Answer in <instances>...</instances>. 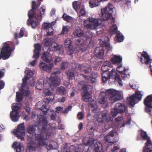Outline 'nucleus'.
I'll use <instances>...</instances> for the list:
<instances>
[{"label":"nucleus","mask_w":152,"mask_h":152,"mask_svg":"<svg viewBox=\"0 0 152 152\" xmlns=\"http://www.w3.org/2000/svg\"><path fill=\"white\" fill-rule=\"evenodd\" d=\"M102 80L103 83H105L109 78V72H103L102 74Z\"/></svg>","instance_id":"obj_38"},{"label":"nucleus","mask_w":152,"mask_h":152,"mask_svg":"<svg viewBox=\"0 0 152 152\" xmlns=\"http://www.w3.org/2000/svg\"><path fill=\"white\" fill-rule=\"evenodd\" d=\"M110 30L111 32L113 33H116L117 32V27L115 24H114L110 28Z\"/></svg>","instance_id":"obj_59"},{"label":"nucleus","mask_w":152,"mask_h":152,"mask_svg":"<svg viewBox=\"0 0 152 152\" xmlns=\"http://www.w3.org/2000/svg\"><path fill=\"white\" fill-rule=\"evenodd\" d=\"M85 80H90L92 83H94L97 81L96 78L97 76V74L94 72H92L90 76L82 74Z\"/></svg>","instance_id":"obj_19"},{"label":"nucleus","mask_w":152,"mask_h":152,"mask_svg":"<svg viewBox=\"0 0 152 152\" xmlns=\"http://www.w3.org/2000/svg\"><path fill=\"white\" fill-rule=\"evenodd\" d=\"M10 117L12 121L16 122L19 119L18 113V112L15 113L11 112L10 113Z\"/></svg>","instance_id":"obj_34"},{"label":"nucleus","mask_w":152,"mask_h":152,"mask_svg":"<svg viewBox=\"0 0 152 152\" xmlns=\"http://www.w3.org/2000/svg\"><path fill=\"white\" fill-rule=\"evenodd\" d=\"M29 78L27 77V76H26L25 75L24 78L23 79V83L21 86L22 88H24L26 86L27 82V80Z\"/></svg>","instance_id":"obj_56"},{"label":"nucleus","mask_w":152,"mask_h":152,"mask_svg":"<svg viewBox=\"0 0 152 152\" xmlns=\"http://www.w3.org/2000/svg\"><path fill=\"white\" fill-rule=\"evenodd\" d=\"M83 32L80 29L75 30L73 32V34L75 36L80 37L83 35Z\"/></svg>","instance_id":"obj_44"},{"label":"nucleus","mask_w":152,"mask_h":152,"mask_svg":"<svg viewBox=\"0 0 152 152\" xmlns=\"http://www.w3.org/2000/svg\"><path fill=\"white\" fill-rule=\"evenodd\" d=\"M111 61L113 64L118 65L122 64V58L120 56L115 55L111 58Z\"/></svg>","instance_id":"obj_23"},{"label":"nucleus","mask_w":152,"mask_h":152,"mask_svg":"<svg viewBox=\"0 0 152 152\" xmlns=\"http://www.w3.org/2000/svg\"><path fill=\"white\" fill-rule=\"evenodd\" d=\"M141 56L143 57L145 61H144L142 58H140V61L142 63H144L146 64H149L151 63L152 59L150 58V56L146 52L143 51L141 53Z\"/></svg>","instance_id":"obj_18"},{"label":"nucleus","mask_w":152,"mask_h":152,"mask_svg":"<svg viewBox=\"0 0 152 152\" xmlns=\"http://www.w3.org/2000/svg\"><path fill=\"white\" fill-rule=\"evenodd\" d=\"M62 46L61 45H58L55 42L52 43L50 48L53 51H59L61 48Z\"/></svg>","instance_id":"obj_36"},{"label":"nucleus","mask_w":152,"mask_h":152,"mask_svg":"<svg viewBox=\"0 0 152 152\" xmlns=\"http://www.w3.org/2000/svg\"><path fill=\"white\" fill-rule=\"evenodd\" d=\"M116 37L118 41L119 42H122L124 39V37L119 33V32H118L116 34Z\"/></svg>","instance_id":"obj_49"},{"label":"nucleus","mask_w":152,"mask_h":152,"mask_svg":"<svg viewBox=\"0 0 152 152\" xmlns=\"http://www.w3.org/2000/svg\"><path fill=\"white\" fill-rule=\"evenodd\" d=\"M53 91H50L47 88L44 90L43 91V93L46 96H49L51 95L53 93Z\"/></svg>","instance_id":"obj_55"},{"label":"nucleus","mask_w":152,"mask_h":152,"mask_svg":"<svg viewBox=\"0 0 152 152\" xmlns=\"http://www.w3.org/2000/svg\"><path fill=\"white\" fill-rule=\"evenodd\" d=\"M43 43L46 47H49L50 46L51 43V39L47 38L43 40Z\"/></svg>","instance_id":"obj_45"},{"label":"nucleus","mask_w":152,"mask_h":152,"mask_svg":"<svg viewBox=\"0 0 152 152\" xmlns=\"http://www.w3.org/2000/svg\"><path fill=\"white\" fill-rule=\"evenodd\" d=\"M113 131L109 132L107 135L104 137V139L106 142L110 143L111 145L117 142V140L115 139V137Z\"/></svg>","instance_id":"obj_14"},{"label":"nucleus","mask_w":152,"mask_h":152,"mask_svg":"<svg viewBox=\"0 0 152 152\" xmlns=\"http://www.w3.org/2000/svg\"><path fill=\"white\" fill-rule=\"evenodd\" d=\"M44 80L43 79H40L37 83L36 88L38 90H42L44 86Z\"/></svg>","instance_id":"obj_33"},{"label":"nucleus","mask_w":152,"mask_h":152,"mask_svg":"<svg viewBox=\"0 0 152 152\" xmlns=\"http://www.w3.org/2000/svg\"><path fill=\"white\" fill-rule=\"evenodd\" d=\"M20 105L19 104H16L15 106H13L12 107V112L14 113L18 112V111L20 109Z\"/></svg>","instance_id":"obj_54"},{"label":"nucleus","mask_w":152,"mask_h":152,"mask_svg":"<svg viewBox=\"0 0 152 152\" xmlns=\"http://www.w3.org/2000/svg\"><path fill=\"white\" fill-rule=\"evenodd\" d=\"M101 40L103 44L99 47H96L95 50V54L96 56L101 58L104 55L103 47H105L108 50L111 49L109 44L110 40L108 37L107 36H103L101 37Z\"/></svg>","instance_id":"obj_2"},{"label":"nucleus","mask_w":152,"mask_h":152,"mask_svg":"<svg viewBox=\"0 0 152 152\" xmlns=\"http://www.w3.org/2000/svg\"><path fill=\"white\" fill-rule=\"evenodd\" d=\"M48 122L45 117H43L39 119V124L37 128L38 132L35 134V138L38 142L39 147L47 145L45 141L49 137L48 131L47 129Z\"/></svg>","instance_id":"obj_1"},{"label":"nucleus","mask_w":152,"mask_h":152,"mask_svg":"<svg viewBox=\"0 0 152 152\" xmlns=\"http://www.w3.org/2000/svg\"><path fill=\"white\" fill-rule=\"evenodd\" d=\"M79 87H80L84 92L82 95L83 99L85 102H88L91 100L92 98L91 95L88 91V86L86 82L84 81H80L78 85Z\"/></svg>","instance_id":"obj_5"},{"label":"nucleus","mask_w":152,"mask_h":152,"mask_svg":"<svg viewBox=\"0 0 152 152\" xmlns=\"http://www.w3.org/2000/svg\"><path fill=\"white\" fill-rule=\"evenodd\" d=\"M64 45L68 54L69 55L72 54L74 52V50L72 45L71 40L69 38L66 39L65 41Z\"/></svg>","instance_id":"obj_15"},{"label":"nucleus","mask_w":152,"mask_h":152,"mask_svg":"<svg viewBox=\"0 0 152 152\" xmlns=\"http://www.w3.org/2000/svg\"><path fill=\"white\" fill-rule=\"evenodd\" d=\"M42 58L43 60L47 63H50L52 60V57L49 52H45L42 54Z\"/></svg>","instance_id":"obj_21"},{"label":"nucleus","mask_w":152,"mask_h":152,"mask_svg":"<svg viewBox=\"0 0 152 152\" xmlns=\"http://www.w3.org/2000/svg\"><path fill=\"white\" fill-rule=\"evenodd\" d=\"M12 147L16 151V152H20L22 151V148L23 147V145L21 143H20L17 145V142H15L12 145Z\"/></svg>","instance_id":"obj_29"},{"label":"nucleus","mask_w":152,"mask_h":152,"mask_svg":"<svg viewBox=\"0 0 152 152\" xmlns=\"http://www.w3.org/2000/svg\"><path fill=\"white\" fill-rule=\"evenodd\" d=\"M119 112L115 106L114 108L111 110V115L113 117H115Z\"/></svg>","instance_id":"obj_50"},{"label":"nucleus","mask_w":152,"mask_h":152,"mask_svg":"<svg viewBox=\"0 0 152 152\" xmlns=\"http://www.w3.org/2000/svg\"><path fill=\"white\" fill-rule=\"evenodd\" d=\"M87 130L89 133H92L94 131V127L88 124L87 126Z\"/></svg>","instance_id":"obj_60"},{"label":"nucleus","mask_w":152,"mask_h":152,"mask_svg":"<svg viewBox=\"0 0 152 152\" xmlns=\"http://www.w3.org/2000/svg\"><path fill=\"white\" fill-rule=\"evenodd\" d=\"M68 66V63L67 62H63L61 65V69L64 70Z\"/></svg>","instance_id":"obj_57"},{"label":"nucleus","mask_w":152,"mask_h":152,"mask_svg":"<svg viewBox=\"0 0 152 152\" xmlns=\"http://www.w3.org/2000/svg\"><path fill=\"white\" fill-rule=\"evenodd\" d=\"M105 94H106V95L109 96L118 94L117 91L113 89H109L106 90Z\"/></svg>","instance_id":"obj_41"},{"label":"nucleus","mask_w":152,"mask_h":152,"mask_svg":"<svg viewBox=\"0 0 152 152\" xmlns=\"http://www.w3.org/2000/svg\"><path fill=\"white\" fill-rule=\"evenodd\" d=\"M144 104L146 106L145 111L151 116L152 115L151 110L152 108V95L148 96L144 100Z\"/></svg>","instance_id":"obj_10"},{"label":"nucleus","mask_w":152,"mask_h":152,"mask_svg":"<svg viewBox=\"0 0 152 152\" xmlns=\"http://www.w3.org/2000/svg\"><path fill=\"white\" fill-rule=\"evenodd\" d=\"M36 2L34 1H32V2L31 8L28 12V16L29 18H33L34 14V11L37 8Z\"/></svg>","instance_id":"obj_22"},{"label":"nucleus","mask_w":152,"mask_h":152,"mask_svg":"<svg viewBox=\"0 0 152 152\" xmlns=\"http://www.w3.org/2000/svg\"><path fill=\"white\" fill-rule=\"evenodd\" d=\"M124 71L121 74V77L123 80H125L128 77V76H129V74H126V71H128V69H126L125 67L124 68Z\"/></svg>","instance_id":"obj_51"},{"label":"nucleus","mask_w":152,"mask_h":152,"mask_svg":"<svg viewBox=\"0 0 152 152\" xmlns=\"http://www.w3.org/2000/svg\"><path fill=\"white\" fill-rule=\"evenodd\" d=\"M92 69L90 67H84L83 69L81 70V71L83 72L85 74H88L91 72Z\"/></svg>","instance_id":"obj_47"},{"label":"nucleus","mask_w":152,"mask_h":152,"mask_svg":"<svg viewBox=\"0 0 152 152\" xmlns=\"http://www.w3.org/2000/svg\"><path fill=\"white\" fill-rule=\"evenodd\" d=\"M102 20L99 18L89 17L84 20L83 25L88 30H94L101 24Z\"/></svg>","instance_id":"obj_4"},{"label":"nucleus","mask_w":152,"mask_h":152,"mask_svg":"<svg viewBox=\"0 0 152 152\" xmlns=\"http://www.w3.org/2000/svg\"><path fill=\"white\" fill-rule=\"evenodd\" d=\"M56 92L58 94L64 95L66 94V90L64 87L61 86L57 88Z\"/></svg>","instance_id":"obj_39"},{"label":"nucleus","mask_w":152,"mask_h":152,"mask_svg":"<svg viewBox=\"0 0 152 152\" xmlns=\"http://www.w3.org/2000/svg\"><path fill=\"white\" fill-rule=\"evenodd\" d=\"M86 14V12L84 9H82L80 11L79 14L78 15V16L77 18V20L79 22H82L83 20L82 16H85Z\"/></svg>","instance_id":"obj_32"},{"label":"nucleus","mask_w":152,"mask_h":152,"mask_svg":"<svg viewBox=\"0 0 152 152\" xmlns=\"http://www.w3.org/2000/svg\"><path fill=\"white\" fill-rule=\"evenodd\" d=\"M16 100L18 102H20L23 100L22 94L21 93L16 92Z\"/></svg>","instance_id":"obj_53"},{"label":"nucleus","mask_w":152,"mask_h":152,"mask_svg":"<svg viewBox=\"0 0 152 152\" xmlns=\"http://www.w3.org/2000/svg\"><path fill=\"white\" fill-rule=\"evenodd\" d=\"M127 100L128 104L132 107H134L135 104V101L136 100L134 96L132 95L130 97L128 98Z\"/></svg>","instance_id":"obj_35"},{"label":"nucleus","mask_w":152,"mask_h":152,"mask_svg":"<svg viewBox=\"0 0 152 152\" xmlns=\"http://www.w3.org/2000/svg\"><path fill=\"white\" fill-rule=\"evenodd\" d=\"M83 143L85 145L92 146L94 143L93 140L89 139L88 138L86 137L84 138L82 140Z\"/></svg>","instance_id":"obj_37"},{"label":"nucleus","mask_w":152,"mask_h":152,"mask_svg":"<svg viewBox=\"0 0 152 152\" xmlns=\"http://www.w3.org/2000/svg\"><path fill=\"white\" fill-rule=\"evenodd\" d=\"M35 130V126L33 125H30L27 128V132L30 134H32L34 133Z\"/></svg>","instance_id":"obj_48"},{"label":"nucleus","mask_w":152,"mask_h":152,"mask_svg":"<svg viewBox=\"0 0 152 152\" xmlns=\"http://www.w3.org/2000/svg\"><path fill=\"white\" fill-rule=\"evenodd\" d=\"M115 106L119 113H121L124 112L127 109L125 105L119 103H116Z\"/></svg>","instance_id":"obj_24"},{"label":"nucleus","mask_w":152,"mask_h":152,"mask_svg":"<svg viewBox=\"0 0 152 152\" xmlns=\"http://www.w3.org/2000/svg\"><path fill=\"white\" fill-rule=\"evenodd\" d=\"M106 94L104 92L100 93L99 96L98 102L101 104H105L107 101Z\"/></svg>","instance_id":"obj_26"},{"label":"nucleus","mask_w":152,"mask_h":152,"mask_svg":"<svg viewBox=\"0 0 152 152\" xmlns=\"http://www.w3.org/2000/svg\"><path fill=\"white\" fill-rule=\"evenodd\" d=\"M39 66L41 70L43 71H46L48 72H50L53 67V64L50 63L47 64L41 62L39 64Z\"/></svg>","instance_id":"obj_16"},{"label":"nucleus","mask_w":152,"mask_h":152,"mask_svg":"<svg viewBox=\"0 0 152 152\" xmlns=\"http://www.w3.org/2000/svg\"><path fill=\"white\" fill-rule=\"evenodd\" d=\"M94 146L95 152H103L102 145L99 142L96 141Z\"/></svg>","instance_id":"obj_27"},{"label":"nucleus","mask_w":152,"mask_h":152,"mask_svg":"<svg viewBox=\"0 0 152 152\" xmlns=\"http://www.w3.org/2000/svg\"><path fill=\"white\" fill-rule=\"evenodd\" d=\"M111 68L110 66H107L102 65L101 67V69L103 72H108Z\"/></svg>","instance_id":"obj_63"},{"label":"nucleus","mask_w":152,"mask_h":152,"mask_svg":"<svg viewBox=\"0 0 152 152\" xmlns=\"http://www.w3.org/2000/svg\"><path fill=\"white\" fill-rule=\"evenodd\" d=\"M75 69L72 68V69H69L66 71V73L67 75V78L69 80H72L75 78Z\"/></svg>","instance_id":"obj_25"},{"label":"nucleus","mask_w":152,"mask_h":152,"mask_svg":"<svg viewBox=\"0 0 152 152\" xmlns=\"http://www.w3.org/2000/svg\"><path fill=\"white\" fill-rule=\"evenodd\" d=\"M113 8V5L109 3L105 8L101 9V18L104 20H110L111 22H115V19L112 14Z\"/></svg>","instance_id":"obj_3"},{"label":"nucleus","mask_w":152,"mask_h":152,"mask_svg":"<svg viewBox=\"0 0 152 152\" xmlns=\"http://www.w3.org/2000/svg\"><path fill=\"white\" fill-rule=\"evenodd\" d=\"M109 78H112L115 79V80L118 82L120 86H123L121 79L117 74L115 69H113L110 72H109Z\"/></svg>","instance_id":"obj_13"},{"label":"nucleus","mask_w":152,"mask_h":152,"mask_svg":"<svg viewBox=\"0 0 152 152\" xmlns=\"http://www.w3.org/2000/svg\"><path fill=\"white\" fill-rule=\"evenodd\" d=\"M109 100L112 103H114L118 101L121 99V95L116 94L113 96H110L109 97Z\"/></svg>","instance_id":"obj_30"},{"label":"nucleus","mask_w":152,"mask_h":152,"mask_svg":"<svg viewBox=\"0 0 152 152\" xmlns=\"http://www.w3.org/2000/svg\"><path fill=\"white\" fill-rule=\"evenodd\" d=\"M34 48L33 57L36 59H38L39 57L40 51L41 50V46L39 44L37 43L35 44Z\"/></svg>","instance_id":"obj_20"},{"label":"nucleus","mask_w":152,"mask_h":152,"mask_svg":"<svg viewBox=\"0 0 152 152\" xmlns=\"http://www.w3.org/2000/svg\"><path fill=\"white\" fill-rule=\"evenodd\" d=\"M68 30L69 28H68L67 26H63L61 34L62 35L67 34L68 32Z\"/></svg>","instance_id":"obj_58"},{"label":"nucleus","mask_w":152,"mask_h":152,"mask_svg":"<svg viewBox=\"0 0 152 152\" xmlns=\"http://www.w3.org/2000/svg\"><path fill=\"white\" fill-rule=\"evenodd\" d=\"M118 66L117 67V70L118 72L121 74L124 71V68L122 66V64H121L119 65H118Z\"/></svg>","instance_id":"obj_62"},{"label":"nucleus","mask_w":152,"mask_h":152,"mask_svg":"<svg viewBox=\"0 0 152 152\" xmlns=\"http://www.w3.org/2000/svg\"><path fill=\"white\" fill-rule=\"evenodd\" d=\"M97 120L99 122L103 123V122H108L112 120V118L108 114L107 111H104L101 115L99 114L97 115Z\"/></svg>","instance_id":"obj_11"},{"label":"nucleus","mask_w":152,"mask_h":152,"mask_svg":"<svg viewBox=\"0 0 152 152\" xmlns=\"http://www.w3.org/2000/svg\"><path fill=\"white\" fill-rule=\"evenodd\" d=\"M82 40L80 38L76 39L75 40V43L76 44L79 46L80 47V50L82 51V52H84L86 50V48L85 47L82 48L83 47V45L82 44L83 42H81Z\"/></svg>","instance_id":"obj_31"},{"label":"nucleus","mask_w":152,"mask_h":152,"mask_svg":"<svg viewBox=\"0 0 152 152\" xmlns=\"http://www.w3.org/2000/svg\"><path fill=\"white\" fill-rule=\"evenodd\" d=\"M41 109L44 112V114L45 115L47 113V111L48 110V108L47 107V106L46 105H43Z\"/></svg>","instance_id":"obj_64"},{"label":"nucleus","mask_w":152,"mask_h":152,"mask_svg":"<svg viewBox=\"0 0 152 152\" xmlns=\"http://www.w3.org/2000/svg\"><path fill=\"white\" fill-rule=\"evenodd\" d=\"M38 146H39L38 144H37L33 141H31L28 144L26 149V151L30 152L31 151H35Z\"/></svg>","instance_id":"obj_17"},{"label":"nucleus","mask_w":152,"mask_h":152,"mask_svg":"<svg viewBox=\"0 0 152 152\" xmlns=\"http://www.w3.org/2000/svg\"><path fill=\"white\" fill-rule=\"evenodd\" d=\"M56 22L53 21L51 23H44V27L47 32L46 36H48L53 34V26L55 24Z\"/></svg>","instance_id":"obj_12"},{"label":"nucleus","mask_w":152,"mask_h":152,"mask_svg":"<svg viewBox=\"0 0 152 152\" xmlns=\"http://www.w3.org/2000/svg\"><path fill=\"white\" fill-rule=\"evenodd\" d=\"M60 73V71L58 70L51 74L50 77L49 78V80L53 86H57L59 84L60 80L58 75Z\"/></svg>","instance_id":"obj_9"},{"label":"nucleus","mask_w":152,"mask_h":152,"mask_svg":"<svg viewBox=\"0 0 152 152\" xmlns=\"http://www.w3.org/2000/svg\"><path fill=\"white\" fill-rule=\"evenodd\" d=\"M136 100L137 99L139 101H140L142 99V94H141V91H138L136 92L134 95H133Z\"/></svg>","instance_id":"obj_46"},{"label":"nucleus","mask_w":152,"mask_h":152,"mask_svg":"<svg viewBox=\"0 0 152 152\" xmlns=\"http://www.w3.org/2000/svg\"><path fill=\"white\" fill-rule=\"evenodd\" d=\"M33 18H29L27 20V24L28 26H31L33 28H34L38 25L39 22L37 20L35 21L32 20Z\"/></svg>","instance_id":"obj_28"},{"label":"nucleus","mask_w":152,"mask_h":152,"mask_svg":"<svg viewBox=\"0 0 152 152\" xmlns=\"http://www.w3.org/2000/svg\"><path fill=\"white\" fill-rule=\"evenodd\" d=\"M100 4L99 0H90L89 3V6L91 8L98 6Z\"/></svg>","instance_id":"obj_40"},{"label":"nucleus","mask_w":152,"mask_h":152,"mask_svg":"<svg viewBox=\"0 0 152 152\" xmlns=\"http://www.w3.org/2000/svg\"><path fill=\"white\" fill-rule=\"evenodd\" d=\"M69 149L66 147H64L63 149H61V152H78L76 151L74 146H72L70 147L69 151Z\"/></svg>","instance_id":"obj_42"},{"label":"nucleus","mask_w":152,"mask_h":152,"mask_svg":"<svg viewBox=\"0 0 152 152\" xmlns=\"http://www.w3.org/2000/svg\"><path fill=\"white\" fill-rule=\"evenodd\" d=\"M140 135L141 137L144 140H147V142L145 143V146L143 148V151L147 152L149 149H152V142L149 137L147 134L146 132L143 130L141 131ZM152 152V151L151 150Z\"/></svg>","instance_id":"obj_7"},{"label":"nucleus","mask_w":152,"mask_h":152,"mask_svg":"<svg viewBox=\"0 0 152 152\" xmlns=\"http://www.w3.org/2000/svg\"><path fill=\"white\" fill-rule=\"evenodd\" d=\"M12 50L9 45L5 43L2 48L1 49L0 60L2 58L3 60L8 59L10 56Z\"/></svg>","instance_id":"obj_6"},{"label":"nucleus","mask_w":152,"mask_h":152,"mask_svg":"<svg viewBox=\"0 0 152 152\" xmlns=\"http://www.w3.org/2000/svg\"><path fill=\"white\" fill-rule=\"evenodd\" d=\"M63 19L68 22H69L72 20V18L69 15H67L64 13L62 16Z\"/></svg>","instance_id":"obj_52"},{"label":"nucleus","mask_w":152,"mask_h":152,"mask_svg":"<svg viewBox=\"0 0 152 152\" xmlns=\"http://www.w3.org/2000/svg\"><path fill=\"white\" fill-rule=\"evenodd\" d=\"M90 106L91 108H94V109L92 110V112L93 113H95L97 110V105L95 101H92L90 102L89 104V106Z\"/></svg>","instance_id":"obj_43"},{"label":"nucleus","mask_w":152,"mask_h":152,"mask_svg":"<svg viewBox=\"0 0 152 152\" xmlns=\"http://www.w3.org/2000/svg\"><path fill=\"white\" fill-rule=\"evenodd\" d=\"M72 5L73 8L76 11L80 8V5L77 4V1H74L72 3Z\"/></svg>","instance_id":"obj_61"},{"label":"nucleus","mask_w":152,"mask_h":152,"mask_svg":"<svg viewBox=\"0 0 152 152\" xmlns=\"http://www.w3.org/2000/svg\"><path fill=\"white\" fill-rule=\"evenodd\" d=\"M24 124V123H23L19 124L17 129L14 132V134L18 138L20 139L22 141H23L24 140V138L23 137L25 135V127Z\"/></svg>","instance_id":"obj_8"}]
</instances>
